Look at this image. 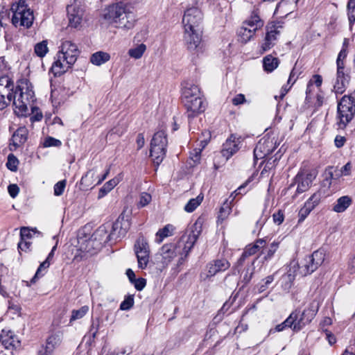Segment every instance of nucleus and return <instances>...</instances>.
Instances as JSON below:
<instances>
[{
	"label": "nucleus",
	"instance_id": "1",
	"mask_svg": "<svg viewBox=\"0 0 355 355\" xmlns=\"http://www.w3.org/2000/svg\"><path fill=\"white\" fill-rule=\"evenodd\" d=\"M103 15L109 24L123 30L132 29L137 21L133 7L125 1L108 5L105 8Z\"/></svg>",
	"mask_w": 355,
	"mask_h": 355
},
{
	"label": "nucleus",
	"instance_id": "2",
	"mask_svg": "<svg viewBox=\"0 0 355 355\" xmlns=\"http://www.w3.org/2000/svg\"><path fill=\"white\" fill-rule=\"evenodd\" d=\"M198 234L199 232L196 233L192 231L189 234L182 236L177 244L168 243L164 245L161 249L162 263L167 266L175 257L180 256L178 265L182 264L184 259L196 242Z\"/></svg>",
	"mask_w": 355,
	"mask_h": 355
},
{
	"label": "nucleus",
	"instance_id": "3",
	"mask_svg": "<svg viewBox=\"0 0 355 355\" xmlns=\"http://www.w3.org/2000/svg\"><path fill=\"white\" fill-rule=\"evenodd\" d=\"M8 102L12 101L15 112L18 116H24L28 111L35 108L33 104L35 100V93L26 82H22L7 94Z\"/></svg>",
	"mask_w": 355,
	"mask_h": 355
},
{
	"label": "nucleus",
	"instance_id": "4",
	"mask_svg": "<svg viewBox=\"0 0 355 355\" xmlns=\"http://www.w3.org/2000/svg\"><path fill=\"white\" fill-rule=\"evenodd\" d=\"M12 23L15 27L29 28L34 21L33 11L28 7L26 0H19L12 4Z\"/></svg>",
	"mask_w": 355,
	"mask_h": 355
},
{
	"label": "nucleus",
	"instance_id": "5",
	"mask_svg": "<svg viewBox=\"0 0 355 355\" xmlns=\"http://www.w3.org/2000/svg\"><path fill=\"white\" fill-rule=\"evenodd\" d=\"M355 114V101L352 96L345 95L338 104L337 125L344 129Z\"/></svg>",
	"mask_w": 355,
	"mask_h": 355
},
{
	"label": "nucleus",
	"instance_id": "6",
	"mask_svg": "<svg viewBox=\"0 0 355 355\" xmlns=\"http://www.w3.org/2000/svg\"><path fill=\"white\" fill-rule=\"evenodd\" d=\"M167 144L166 135L164 130H159L154 134L150 143V155L157 166L162 163L166 155Z\"/></svg>",
	"mask_w": 355,
	"mask_h": 355
},
{
	"label": "nucleus",
	"instance_id": "7",
	"mask_svg": "<svg viewBox=\"0 0 355 355\" xmlns=\"http://www.w3.org/2000/svg\"><path fill=\"white\" fill-rule=\"evenodd\" d=\"M316 178V173L309 171H300L295 175L293 182L288 187V189H291L295 185L297 187L295 191L292 196L293 199H295L300 194L308 191L311 187L313 181Z\"/></svg>",
	"mask_w": 355,
	"mask_h": 355
},
{
	"label": "nucleus",
	"instance_id": "8",
	"mask_svg": "<svg viewBox=\"0 0 355 355\" xmlns=\"http://www.w3.org/2000/svg\"><path fill=\"white\" fill-rule=\"evenodd\" d=\"M203 14L197 7L187 8L182 18L184 28L187 30L201 29Z\"/></svg>",
	"mask_w": 355,
	"mask_h": 355
},
{
	"label": "nucleus",
	"instance_id": "9",
	"mask_svg": "<svg viewBox=\"0 0 355 355\" xmlns=\"http://www.w3.org/2000/svg\"><path fill=\"white\" fill-rule=\"evenodd\" d=\"M135 252L137 259L138 267L144 269L149 262L150 250L146 239L140 236L135 244Z\"/></svg>",
	"mask_w": 355,
	"mask_h": 355
},
{
	"label": "nucleus",
	"instance_id": "10",
	"mask_svg": "<svg viewBox=\"0 0 355 355\" xmlns=\"http://www.w3.org/2000/svg\"><path fill=\"white\" fill-rule=\"evenodd\" d=\"M58 53L69 64H73L78 56L79 51L77 46L71 41L66 40L62 42Z\"/></svg>",
	"mask_w": 355,
	"mask_h": 355
},
{
	"label": "nucleus",
	"instance_id": "11",
	"mask_svg": "<svg viewBox=\"0 0 355 355\" xmlns=\"http://www.w3.org/2000/svg\"><path fill=\"white\" fill-rule=\"evenodd\" d=\"M201 29H184V40L190 51H199L201 49Z\"/></svg>",
	"mask_w": 355,
	"mask_h": 355
},
{
	"label": "nucleus",
	"instance_id": "12",
	"mask_svg": "<svg viewBox=\"0 0 355 355\" xmlns=\"http://www.w3.org/2000/svg\"><path fill=\"white\" fill-rule=\"evenodd\" d=\"M242 138L236 135H231L223 145L222 155L227 160L234 155L241 148Z\"/></svg>",
	"mask_w": 355,
	"mask_h": 355
},
{
	"label": "nucleus",
	"instance_id": "13",
	"mask_svg": "<svg viewBox=\"0 0 355 355\" xmlns=\"http://www.w3.org/2000/svg\"><path fill=\"white\" fill-rule=\"evenodd\" d=\"M130 224L123 216H120L112 225V230L107 236V241L116 240L125 235L129 230Z\"/></svg>",
	"mask_w": 355,
	"mask_h": 355
},
{
	"label": "nucleus",
	"instance_id": "14",
	"mask_svg": "<svg viewBox=\"0 0 355 355\" xmlns=\"http://www.w3.org/2000/svg\"><path fill=\"white\" fill-rule=\"evenodd\" d=\"M69 26L78 28L83 20L84 10L81 6L76 2L68 6L67 8Z\"/></svg>",
	"mask_w": 355,
	"mask_h": 355
},
{
	"label": "nucleus",
	"instance_id": "15",
	"mask_svg": "<svg viewBox=\"0 0 355 355\" xmlns=\"http://www.w3.org/2000/svg\"><path fill=\"white\" fill-rule=\"evenodd\" d=\"M297 266L298 262L295 260H292L288 265L289 270L279 280L281 287L284 291L288 292L292 287L296 276Z\"/></svg>",
	"mask_w": 355,
	"mask_h": 355
},
{
	"label": "nucleus",
	"instance_id": "16",
	"mask_svg": "<svg viewBox=\"0 0 355 355\" xmlns=\"http://www.w3.org/2000/svg\"><path fill=\"white\" fill-rule=\"evenodd\" d=\"M188 112V117H194L195 116L202 113L207 107V103L202 98L201 96L195 97L191 101H187L184 103Z\"/></svg>",
	"mask_w": 355,
	"mask_h": 355
},
{
	"label": "nucleus",
	"instance_id": "17",
	"mask_svg": "<svg viewBox=\"0 0 355 355\" xmlns=\"http://www.w3.org/2000/svg\"><path fill=\"white\" fill-rule=\"evenodd\" d=\"M276 146L272 140L270 139H261L254 149V155L256 159L263 158L271 154Z\"/></svg>",
	"mask_w": 355,
	"mask_h": 355
},
{
	"label": "nucleus",
	"instance_id": "18",
	"mask_svg": "<svg viewBox=\"0 0 355 355\" xmlns=\"http://www.w3.org/2000/svg\"><path fill=\"white\" fill-rule=\"evenodd\" d=\"M0 341L6 349L14 350L21 347L20 340L11 331L2 330Z\"/></svg>",
	"mask_w": 355,
	"mask_h": 355
},
{
	"label": "nucleus",
	"instance_id": "19",
	"mask_svg": "<svg viewBox=\"0 0 355 355\" xmlns=\"http://www.w3.org/2000/svg\"><path fill=\"white\" fill-rule=\"evenodd\" d=\"M230 267V263L226 259L222 258L213 260L207 265V273L206 277H213L217 273L225 271Z\"/></svg>",
	"mask_w": 355,
	"mask_h": 355
},
{
	"label": "nucleus",
	"instance_id": "20",
	"mask_svg": "<svg viewBox=\"0 0 355 355\" xmlns=\"http://www.w3.org/2000/svg\"><path fill=\"white\" fill-rule=\"evenodd\" d=\"M71 93L69 88L63 86H58L56 88L51 89V98L54 107H58L63 104L68 98L71 96Z\"/></svg>",
	"mask_w": 355,
	"mask_h": 355
},
{
	"label": "nucleus",
	"instance_id": "21",
	"mask_svg": "<svg viewBox=\"0 0 355 355\" xmlns=\"http://www.w3.org/2000/svg\"><path fill=\"white\" fill-rule=\"evenodd\" d=\"M62 340V333L57 332L51 334L46 339L45 348L39 351L38 355H51L54 349L61 344Z\"/></svg>",
	"mask_w": 355,
	"mask_h": 355
},
{
	"label": "nucleus",
	"instance_id": "22",
	"mask_svg": "<svg viewBox=\"0 0 355 355\" xmlns=\"http://www.w3.org/2000/svg\"><path fill=\"white\" fill-rule=\"evenodd\" d=\"M275 26L267 27V33L261 46L263 51L270 50L275 44L277 36L280 34V31Z\"/></svg>",
	"mask_w": 355,
	"mask_h": 355
},
{
	"label": "nucleus",
	"instance_id": "23",
	"mask_svg": "<svg viewBox=\"0 0 355 355\" xmlns=\"http://www.w3.org/2000/svg\"><path fill=\"white\" fill-rule=\"evenodd\" d=\"M349 76L345 73L344 69L337 70L336 81L334 86V91L336 94H342L349 83Z\"/></svg>",
	"mask_w": 355,
	"mask_h": 355
},
{
	"label": "nucleus",
	"instance_id": "24",
	"mask_svg": "<svg viewBox=\"0 0 355 355\" xmlns=\"http://www.w3.org/2000/svg\"><path fill=\"white\" fill-rule=\"evenodd\" d=\"M311 257L310 255L306 256L301 262V266L298 264V266L297 267V270H298L302 276L311 274L319 267L315 262L309 261H311Z\"/></svg>",
	"mask_w": 355,
	"mask_h": 355
},
{
	"label": "nucleus",
	"instance_id": "25",
	"mask_svg": "<svg viewBox=\"0 0 355 355\" xmlns=\"http://www.w3.org/2000/svg\"><path fill=\"white\" fill-rule=\"evenodd\" d=\"M72 65L73 64H69L66 61H64L62 58L60 57V55L58 53L57 60L52 64L51 71L55 76H60L66 72Z\"/></svg>",
	"mask_w": 355,
	"mask_h": 355
},
{
	"label": "nucleus",
	"instance_id": "26",
	"mask_svg": "<svg viewBox=\"0 0 355 355\" xmlns=\"http://www.w3.org/2000/svg\"><path fill=\"white\" fill-rule=\"evenodd\" d=\"M200 96H201L200 91L197 85L187 84L182 89V96L184 103Z\"/></svg>",
	"mask_w": 355,
	"mask_h": 355
},
{
	"label": "nucleus",
	"instance_id": "27",
	"mask_svg": "<svg viewBox=\"0 0 355 355\" xmlns=\"http://www.w3.org/2000/svg\"><path fill=\"white\" fill-rule=\"evenodd\" d=\"M352 203V199L349 196L340 197L334 204L332 210L336 213L344 212Z\"/></svg>",
	"mask_w": 355,
	"mask_h": 355
},
{
	"label": "nucleus",
	"instance_id": "28",
	"mask_svg": "<svg viewBox=\"0 0 355 355\" xmlns=\"http://www.w3.org/2000/svg\"><path fill=\"white\" fill-rule=\"evenodd\" d=\"M28 132L26 127H19L12 135L13 145L17 147L24 144L27 140Z\"/></svg>",
	"mask_w": 355,
	"mask_h": 355
},
{
	"label": "nucleus",
	"instance_id": "29",
	"mask_svg": "<svg viewBox=\"0 0 355 355\" xmlns=\"http://www.w3.org/2000/svg\"><path fill=\"white\" fill-rule=\"evenodd\" d=\"M267 241L266 239H257L253 244H250L248 245L245 250L244 253L250 257L258 252L259 250H262L266 245Z\"/></svg>",
	"mask_w": 355,
	"mask_h": 355
},
{
	"label": "nucleus",
	"instance_id": "30",
	"mask_svg": "<svg viewBox=\"0 0 355 355\" xmlns=\"http://www.w3.org/2000/svg\"><path fill=\"white\" fill-rule=\"evenodd\" d=\"M257 259H254L250 262H248L244 270V273L243 276L241 277L240 282L242 284V286H245L247 285L252 279L254 272V263Z\"/></svg>",
	"mask_w": 355,
	"mask_h": 355
},
{
	"label": "nucleus",
	"instance_id": "31",
	"mask_svg": "<svg viewBox=\"0 0 355 355\" xmlns=\"http://www.w3.org/2000/svg\"><path fill=\"white\" fill-rule=\"evenodd\" d=\"M319 309L318 304L315 302H312L309 304L308 308L305 309L303 312L301 313L302 316H303L305 322L308 324L311 322V320L315 316Z\"/></svg>",
	"mask_w": 355,
	"mask_h": 355
},
{
	"label": "nucleus",
	"instance_id": "32",
	"mask_svg": "<svg viewBox=\"0 0 355 355\" xmlns=\"http://www.w3.org/2000/svg\"><path fill=\"white\" fill-rule=\"evenodd\" d=\"M119 182L120 178L116 177L105 182L99 190L98 198L100 199L105 196L119 183Z\"/></svg>",
	"mask_w": 355,
	"mask_h": 355
},
{
	"label": "nucleus",
	"instance_id": "33",
	"mask_svg": "<svg viewBox=\"0 0 355 355\" xmlns=\"http://www.w3.org/2000/svg\"><path fill=\"white\" fill-rule=\"evenodd\" d=\"M279 63V59L271 55L266 56L263 60V69L268 73L273 71L278 67Z\"/></svg>",
	"mask_w": 355,
	"mask_h": 355
},
{
	"label": "nucleus",
	"instance_id": "34",
	"mask_svg": "<svg viewBox=\"0 0 355 355\" xmlns=\"http://www.w3.org/2000/svg\"><path fill=\"white\" fill-rule=\"evenodd\" d=\"M294 318L293 320V324H292V329L294 331H300L304 326L308 324L307 322H305L303 316H302L300 311H295L292 312L290 315H293Z\"/></svg>",
	"mask_w": 355,
	"mask_h": 355
},
{
	"label": "nucleus",
	"instance_id": "35",
	"mask_svg": "<svg viewBox=\"0 0 355 355\" xmlns=\"http://www.w3.org/2000/svg\"><path fill=\"white\" fill-rule=\"evenodd\" d=\"M232 200L229 202L228 200H226L222 205L218 215V223H223V220L227 218L228 216L232 212Z\"/></svg>",
	"mask_w": 355,
	"mask_h": 355
},
{
	"label": "nucleus",
	"instance_id": "36",
	"mask_svg": "<svg viewBox=\"0 0 355 355\" xmlns=\"http://www.w3.org/2000/svg\"><path fill=\"white\" fill-rule=\"evenodd\" d=\"M238 40L243 44H246L250 40H252L254 34L248 29L245 26H241L237 31Z\"/></svg>",
	"mask_w": 355,
	"mask_h": 355
},
{
	"label": "nucleus",
	"instance_id": "37",
	"mask_svg": "<svg viewBox=\"0 0 355 355\" xmlns=\"http://www.w3.org/2000/svg\"><path fill=\"white\" fill-rule=\"evenodd\" d=\"M110 58L107 53L98 51L92 55L90 61L92 64L99 66L107 62Z\"/></svg>",
	"mask_w": 355,
	"mask_h": 355
},
{
	"label": "nucleus",
	"instance_id": "38",
	"mask_svg": "<svg viewBox=\"0 0 355 355\" xmlns=\"http://www.w3.org/2000/svg\"><path fill=\"white\" fill-rule=\"evenodd\" d=\"M244 24H250L255 26V28H261L264 22L256 12H252L251 15L244 21Z\"/></svg>",
	"mask_w": 355,
	"mask_h": 355
},
{
	"label": "nucleus",
	"instance_id": "39",
	"mask_svg": "<svg viewBox=\"0 0 355 355\" xmlns=\"http://www.w3.org/2000/svg\"><path fill=\"white\" fill-rule=\"evenodd\" d=\"M279 242L273 241L267 249L263 248L261 253V254H264L263 259L265 261H268L272 259L279 248Z\"/></svg>",
	"mask_w": 355,
	"mask_h": 355
},
{
	"label": "nucleus",
	"instance_id": "40",
	"mask_svg": "<svg viewBox=\"0 0 355 355\" xmlns=\"http://www.w3.org/2000/svg\"><path fill=\"white\" fill-rule=\"evenodd\" d=\"M293 315H289L283 322H282L279 324H277L275 329H271L269 331L270 334H273L275 332H279L283 330H284L286 328H291L292 329V324H293V320L294 318Z\"/></svg>",
	"mask_w": 355,
	"mask_h": 355
},
{
	"label": "nucleus",
	"instance_id": "41",
	"mask_svg": "<svg viewBox=\"0 0 355 355\" xmlns=\"http://www.w3.org/2000/svg\"><path fill=\"white\" fill-rule=\"evenodd\" d=\"M49 266L50 261H49L48 260H45L42 263H41L34 277L31 280V283H35L38 278L43 277L46 272V270L49 267Z\"/></svg>",
	"mask_w": 355,
	"mask_h": 355
},
{
	"label": "nucleus",
	"instance_id": "42",
	"mask_svg": "<svg viewBox=\"0 0 355 355\" xmlns=\"http://www.w3.org/2000/svg\"><path fill=\"white\" fill-rule=\"evenodd\" d=\"M203 197L200 195L198 196L196 198L191 199L187 204L184 207V210L187 212H192L193 211L198 205L202 201Z\"/></svg>",
	"mask_w": 355,
	"mask_h": 355
},
{
	"label": "nucleus",
	"instance_id": "43",
	"mask_svg": "<svg viewBox=\"0 0 355 355\" xmlns=\"http://www.w3.org/2000/svg\"><path fill=\"white\" fill-rule=\"evenodd\" d=\"M274 279L275 274L268 275L265 279H262V281L257 286L258 292L259 293L264 292L269 288Z\"/></svg>",
	"mask_w": 355,
	"mask_h": 355
},
{
	"label": "nucleus",
	"instance_id": "44",
	"mask_svg": "<svg viewBox=\"0 0 355 355\" xmlns=\"http://www.w3.org/2000/svg\"><path fill=\"white\" fill-rule=\"evenodd\" d=\"M89 311L88 306H83L78 310H73L70 318V322L83 318Z\"/></svg>",
	"mask_w": 355,
	"mask_h": 355
},
{
	"label": "nucleus",
	"instance_id": "45",
	"mask_svg": "<svg viewBox=\"0 0 355 355\" xmlns=\"http://www.w3.org/2000/svg\"><path fill=\"white\" fill-rule=\"evenodd\" d=\"M146 49V45L144 44H141L138 45L137 47L130 49L128 53L130 57L134 58L135 59H139L143 55Z\"/></svg>",
	"mask_w": 355,
	"mask_h": 355
},
{
	"label": "nucleus",
	"instance_id": "46",
	"mask_svg": "<svg viewBox=\"0 0 355 355\" xmlns=\"http://www.w3.org/2000/svg\"><path fill=\"white\" fill-rule=\"evenodd\" d=\"M248 257L243 252L240 258L237 260L234 266L232 267V275H237L241 272V268L245 265V261Z\"/></svg>",
	"mask_w": 355,
	"mask_h": 355
},
{
	"label": "nucleus",
	"instance_id": "47",
	"mask_svg": "<svg viewBox=\"0 0 355 355\" xmlns=\"http://www.w3.org/2000/svg\"><path fill=\"white\" fill-rule=\"evenodd\" d=\"M34 50L35 54L37 56L40 58L44 57L49 51L47 47V42L46 40H43L42 42L36 44Z\"/></svg>",
	"mask_w": 355,
	"mask_h": 355
},
{
	"label": "nucleus",
	"instance_id": "48",
	"mask_svg": "<svg viewBox=\"0 0 355 355\" xmlns=\"http://www.w3.org/2000/svg\"><path fill=\"white\" fill-rule=\"evenodd\" d=\"M311 259L310 261H313L320 266L324 260L325 254L322 250H318L313 252L312 254L310 255Z\"/></svg>",
	"mask_w": 355,
	"mask_h": 355
},
{
	"label": "nucleus",
	"instance_id": "49",
	"mask_svg": "<svg viewBox=\"0 0 355 355\" xmlns=\"http://www.w3.org/2000/svg\"><path fill=\"white\" fill-rule=\"evenodd\" d=\"M171 230H172V225H167L162 229H160L156 234L157 241L161 243L165 237L170 236L171 234Z\"/></svg>",
	"mask_w": 355,
	"mask_h": 355
},
{
	"label": "nucleus",
	"instance_id": "50",
	"mask_svg": "<svg viewBox=\"0 0 355 355\" xmlns=\"http://www.w3.org/2000/svg\"><path fill=\"white\" fill-rule=\"evenodd\" d=\"M320 193H314L306 202L305 205L308 207L311 208V211H312L320 202Z\"/></svg>",
	"mask_w": 355,
	"mask_h": 355
},
{
	"label": "nucleus",
	"instance_id": "51",
	"mask_svg": "<svg viewBox=\"0 0 355 355\" xmlns=\"http://www.w3.org/2000/svg\"><path fill=\"white\" fill-rule=\"evenodd\" d=\"M19 161L17 158L13 154H9L8 156V161L6 166L11 171H16L17 170V165Z\"/></svg>",
	"mask_w": 355,
	"mask_h": 355
},
{
	"label": "nucleus",
	"instance_id": "52",
	"mask_svg": "<svg viewBox=\"0 0 355 355\" xmlns=\"http://www.w3.org/2000/svg\"><path fill=\"white\" fill-rule=\"evenodd\" d=\"M62 145V142L60 140L57 139L52 137H47L45 138L43 142V146L44 148L49 147H60Z\"/></svg>",
	"mask_w": 355,
	"mask_h": 355
},
{
	"label": "nucleus",
	"instance_id": "53",
	"mask_svg": "<svg viewBox=\"0 0 355 355\" xmlns=\"http://www.w3.org/2000/svg\"><path fill=\"white\" fill-rule=\"evenodd\" d=\"M277 160V158H275L272 162L268 161L265 164L263 168L261 171L260 176L261 178L268 177L270 172L275 166V162Z\"/></svg>",
	"mask_w": 355,
	"mask_h": 355
},
{
	"label": "nucleus",
	"instance_id": "54",
	"mask_svg": "<svg viewBox=\"0 0 355 355\" xmlns=\"http://www.w3.org/2000/svg\"><path fill=\"white\" fill-rule=\"evenodd\" d=\"M352 170V165L350 162H347L345 165H344L340 170L335 169V173L336 175V178H339L340 177L345 175H349L350 174Z\"/></svg>",
	"mask_w": 355,
	"mask_h": 355
},
{
	"label": "nucleus",
	"instance_id": "55",
	"mask_svg": "<svg viewBox=\"0 0 355 355\" xmlns=\"http://www.w3.org/2000/svg\"><path fill=\"white\" fill-rule=\"evenodd\" d=\"M134 305L133 295H128L120 304V309L128 311Z\"/></svg>",
	"mask_w": 355,
	"mask_h": 355
},
{
	"label": "nucleus",
	"instance_id": "56",
	"mask_svg": "<svg viewBox=\"0 0 355 355\" xmlns=\"http://www.w3.org/2000/svg\"><path fill=\"white\" fill-rule=\"evenodd\" d=\"M95 175V172L94 170H89L87 171L85 175H83L80 180V184L82 185L85 184L87 187L92 184V181H88V178L90 177L91 179H93Z\"/></svg>",
	"mask_w": 355,
	"mask_h": 355
},
{
	"label": "nucleus",
	"instance_id": "57",
	"mask_svg": "<svg viewBox=\"0 0 355 355\" xmlns=\"http://www.w3.org/2000/svg\"><path fill=\"white\" fill-rule=\"evenodd\" d=\"M311 208L304 205V206L300 209L298 213V222L301 223L305 220V218L309 215L311 213Z\"/></svg>",
	"mask_w": 355,
	"mask_h": 355
},
{
	"label": "nucleus",
	"instance_id": "58",
	"mask_svg": "<svg viewBox=\"0 0 355 355\" xmlns=\"http://www.w3.org/2000/svg\"><path fill=\"white\" fill-rule=\"evenodd\" d=\"M66 187V180H61L57 182L54 185V194L55 196H61L64 190V188Z\"/></svg>",
	"mask_w": 355,
	"mask_h": 355
},
{
	"label": "nucleus",
	"instance_id": "59",
	"mask_svg": "<svg viewBox=\"0 0 355 355\" xmlns=\"http://www.w3.org/2000/svg\"><path fill=\"white\" fill-rule=\"evenodd\" d=\"M151 201V196L146 192L141 193L139 198V205L143 207L149 204Z\"/></svg>",
	"mask_w": 355,
	"mask_h": 355
},
{
	"label": "nucleus",
	"instance_id": "60",
	"mask_svg": "<svg viewBox=\"0 0 355 355\" xmlns=\"http://www.w3.org/2000/svg\"><path fill=\"white\" fill-rule=\"evenodd\" d=\"M134 284L135 288L140 291H142L146 285V280L144 278L135 279L132 283Z\"/></svg>",
	"mask_w": 355,
	"mask_h": 355
},
{
	"label": "nucleus",
	"instance_id": "61",
	"mask_svg": "<svg viewBox=\"0 0 355 355\" xmlns=\"http://www.w3.org/2000/svg\"><path fill=\"white\" fill-rule=\"evenodd\" d=\"M347 270L351 275L355 273V254L349 259Z\"/></svg>",
	"mask_w": 355,
	"mask_h": 355
},
{
	"label": "nucleus",
	"instance_id": "62",
	"mask_svg": "<svg viewBox=\"0 0 355 355\" xmlns=\"http://www.w3.org/2000/svg\"><path fill=\"white\" fill-rule=\"evenodd\" d=\"M8 191L10 196L14 198L18 195V193L19 192V188L17 184H10L8 187Z\"/></svg>",
	"mask_w": 355,
	"mask_h": 355
},
{
	"label": "nucleus",
	"instance_id": "63",
	"mask_svg": "<svg viewBox=\"0 0 355 355\" xmlns=\"http://www.w3.org/2000/svg\"><path fill=\"white\" fill-rule=\"evenodd\" d=\"M273 220L277 225H280L284 220V216L282 211L279 210L277 213L272 215Z\"/></svg>",
	"mask_w": 355,
	"mask_h": 355
},
{
	"label": "nucleus",
	"instance_id": "64",
	"mask_svg": "<svg viewBox=\"0 0 355 355\" xmlns=\"http://www.w3.org/2000/svg\"><path fill=\"white\" fill-rule=\"evenodd\" d=\"M309 82H313V85H315L317 87H320L322 83V77L320 75L315 74L309 80Z\"/></svg>",
	"mask_w": 355,
	"mask_h": 355
}]
</instances>
